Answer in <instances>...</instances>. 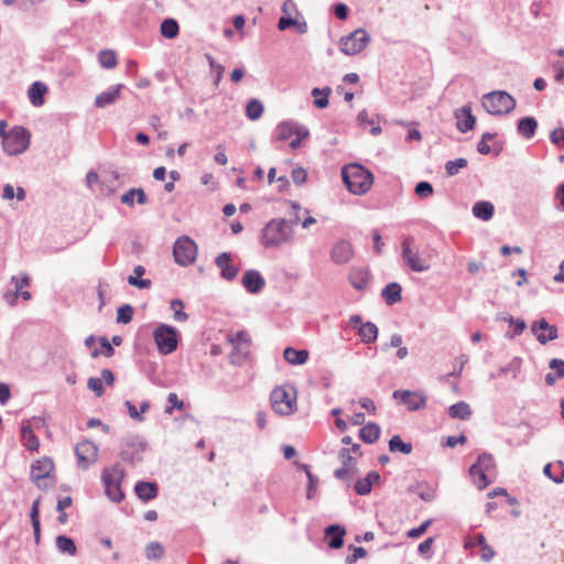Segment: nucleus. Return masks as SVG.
Masks as SVG:
<instances>
[{
  "instance_id": "38",
  "label": "nucleus",
  "mask_w": 564,
  "mask_h": 564,
  "mask_svg": "<svg viewBox=\"0 0 564 564\" xmlns=\"http://www.w3.org/2000/svg\"><path fill=\"white\" fill-rule=\"evenodd\" d=\"M389 449L392 453L401 452L402 454L409 455L412 453L413 446L411 443H405L399 435H394L389 441Z\"/></svg>"
},
{
  "instance_id": "21",
  "label": "nucleus",
  "mask_w": 564,
  "mask_h": 564,
  "mask_svg": "<svg viewBox=\"0 0 564 564\" xmlns=\"http://www.w3.org/2000/svg\"><path fill=\"white\" fill-rule=\"evenodd\" d=\"M122 88H123V85L118 84V85L111 87L109 90L97 95L95 98V106L97 108H105L107 106L115 104L117 101V99L120 97V91Z\"/></svg>"
},
{
  "instance_id": "62",
  "label": "nucleus",
  "mask_w": 564,
  "mask_h": 564,
  "mask_svg": "<svg viewBox=\"0 0 564 564\" xmlns=\"http://www.w3.org/2000/svg\"><path fill=\"white\" fill-rule=\"evenodd\" d=\"M307 479H308V484H307V499H312L313 496H314V492L317 488V484H318V479L311 473V471H307Z\"/></svg>"
},
{
  "instance_id": "4",
  "label": "nucleus",
  "mask_w": 564,
  "mask_h": 564,
  "mask_svg": "<svg viewBox=\"0 0 564 564\" xmlns=\"http://www.w3.org/2000/svg\"><path fill=\"white\" fill-rule=\"evenodd\" d=\"M482 107L494 116L510 113L516 108V99L503 90L491 91L482 97Z\"/></svg>"
},
{
  "instance_id": "57",
  "label": "nucleus",
  "mask_w": 564,
  "mask_h": 564,
  "mask_svg": "<svg viewBox=\"0 0 564 564\" xmlns=\"http://www.w3.org/2000/svg\"><path fill=\"white\" fill-rule=\"evenodd\" d=\"M403 343V338L400 334H393L390 337L389 343H384L381 345V350L388 351L390 348H399Z\"/></svg>"
},
{
  "instance_id": "1",
  "label": "nucleus",
  "mask_w": 564,
  "mask_h": 564,
  "mask_svg": "<svg viewBox=\"0 0 564 564\" xmlns=\"http://www.w3.org/2000/svg\"><path fill=\"white\" fill-rule=\"evenodd\" d=\"M300 217L286 220L284 218H273L269 220L261 230L260 242L267 249L279 248L290 243L294 238L293 226L297 224Z\"/></svg>"
},
{
  "instance_id": "64",
  "label": "nucleus",
  "mask_w": 564,
  "mask_h": 564,
  "mask_svg": "<svg viewBox=\"0 0 564 564\" xmlns=\"http://www.w3.org/2000/svg\"><path fill=\"white\" fill-rule=\"evenodd\" d=\"M550 138L556 145H561L562 142L564 143V128L553 130Z\"/></svg>"
},
{
  "instance_id": "61",
  "label": "nucleus",
  "mask_w": 564,
  "mask_h": 564,
  "mask_svg": "<svg viewBox=\"0 0 564 564\" xmlns=\"http://www.w3.org/2000/svg\"><path fill=\"white\" fill-rule=\"evenodd\" d=\"M167 401L171 403V406L165 409V412L169 414L172 413L173 408L182 409L184 405L183 401H181L174 392L169 393Z\"/></svg>"
},
{
  "instance_id": "56",
  "label": "nucleus",
  "mask_w": 564,
  "mask_h": 564,
  "mask_svg": "<svg viewBox=\"0 0 564 564\" xmlns=\"http://www.w3.org/2000/svg\"><path fill=\"white\" fill-rule=\"evenodd\" d=\"M354 551L351 555H348L345 560L346 564H355L358 558H362L367 555V551L364 547L350 546Z\"/></svg>"
},
{
  "instance_id": "44",
  "label": "nucleus",
  "mask_w": 564,
  "mask_h": 564,
  "mask_svg": "<svg viewBox=\"0 0 564 564\" xmlns=\"http://www.w3.org/2000/svg\"><path fill=\"white\" fill-rule=\"evenodd\" d=\"M468 164L467 160L464 158L456 159L454 161H448L445 164V170L448 176H454L459 173V171L466 167Z\"/></svg>"
},
{
  "instance_id": "54",
  "label": "nucleus",
  "mask_w": 564,
  "mask_h": 564,
  "mask_svg": "<svg viewBox=\"0 0 564 564\" xmlns=\"http://www.w3.org/2000/svg\"><path fill=\"white\" fill-rule=\"evenodd\" d=\"M432 524V520H426L424 521L422 524H420L419 527L416 528H413L411 530L408 531V536L409 538H412V539H416V538H420L421 535H423L426 530L429 529V527Z\"/></svg>"
},
{
  "instance_id": "42",
  "label": "nucleus",
  "mask_w": 564,
  "mask_h": 564,
  "mask_svg": "<svg viewBox=\"0 0 564 564\" xmlns=\"http://www.w3.org/2000/svg\"><path fill=\"white\" fill-rule=\"evenodd\" d=\"M178 30V24L174 19H166L161 23V34L166 39L176 37Z\"/></svg>"
},
{
  "instance_id": "52",
  "label": "nucleus",
  "mask_w": 564,
  "mask_h": 564,
  "mask_svg": "<svg viewBox=\"0 0 564 564\" xmlns=\"http://www.w3.org/2000/svg\"><path fill=\"white\" fill-rule=\"evenodd\" d=\"M87 387L95 392L97 397H101L105 392L102 386V379L97 377H90L87 381Z\"/></svg>"
},
{
  "instance_id": "19",
  "label": "nucleus",
  "mask_w": 564,
  "mask_h": 564,
  "mask_svg": "<svg viewBox=\"0 0 564 564\" xmlns=\"http://www.w3.org/2000/svg\"><path fill=\"white\" fill-rule=\"evenodd\" d=\"M354 257V249L350 242L340 240L332 249L330 258L337 264H345Z\"/></svg>"
},
{
  "instance_id": "63",
  "label": "nucleus",
  "mask_w": 564,
  "mask_h": 564,
  "mask_svg": "<svg viewBox=\"0 0 564 564\" xmlns=\"http://www.w3.org/2000/svg\"><path fill=\"white\" fill-rule=\"evenodd\" d=\"M354 475L355 473L343 466L334 471V476L339 480H349Z\"/></svg>"
},
{
  "instance_id": "50",
  "label": "nucleus",
  "mask_w": 564,
  "mask_h": 564,
  "mask_svg": "<svg viewBox=\"0 0 564 564\" xmlns=\"http://www.w3.org/2000/svg\"><path fill=\"white\" fill-rule=\"evenodd\" d=\"M206 59L208 61L210 69L215 70V73H216L215 84L218 85L219 82L223 78V74L225 72V67L223 65L218 64L215 61V58L212 55H209V54H206Z\"/></svg>"
},
{
  "instance_id": "33",
  "label": "nucleus",
  "mask_w": 564,
  "mask_h": 564,
  "mask_svg": "<svg viewBox=\"0 0 564 564\" xmlns=\"http://www.w3.org/2000/svg\"><path fill=\"white\" fill-rule=\"evenodd\" d=\"M448 415L452 419L468 420L471 415V410L468 403L459 401L448 408Z\"/></svg>"
},
{
  "instance_id": "34",
  "label": "nucleus",
  "mask_w": 564,
  "mask_h": 564,
  "mask_svg": "<svg viewBox=\"0 0 564 564\" xmlns=\"http://www.w3.org/2000/svg\"><path fill=\"white\" fill-rule=\"evenodd\" d=\"M380 435V427L376 423H368L359 431L360 438L368 444L375 443Z\"/></svg>"
},
{
  "instance_id": "22",
  "label": "nucleus",
  "mask_w": 564,
  "mask_h": 564,
  "mask_svg": "<svg viewBox=\"0 0 564 564\" xmlns=\"http://www.w3.org/2000/svg\"><path fill=\"white\" fill-rule=\"evenodd\" d=\"M346 530L339 524H332L325 529V535L328 538V546L330 549H339L344 544V535Z\"/></svg>"
},
{
  "instance_id": "2",
  "label": "nucleus",
  "mask_w": 564,
  "mask_h": 564,
  "mask_svg": "<svg viewBox=\"0 0 564 564\" xmlns=\"http://www.w3.org/2000/svg\"><path fill=\"white\" fill-rule=\"evenodd\" d=\"M343 182L354 195H364L372 186V173L357 163L345 165L341 170Z\"/></svg>"
},
{
  "instance_id": "39",
  "label": "nucleus",
  "mask_w": 564,
  "mask_h": 564,
  "mask_svg": "<svg viewBox=\"0 0 564 564\" xmlns=\"http://www.w3.org/2000/svg\"><path fill=\"white\" fill-rule=\"evenodd\" d=\"M98 62L101 67L112 69L117 66V56L112 50H102L98 54Z\"/></svg>"
},
{
  "instance_id": "31",
  "label": "nucleus",
  "mask_w": 564,
  "mask_h": 564,
  "mask_svg": "<svg viewBox=\"0 0 564 564\" xmlns=\"http://www.w3.org/2000/svg\"><path fill=\"white\" fill-rule=\"evenodd\" d=\"M145 273V269L142 265H137L133 269V275H129L127 281L130 285L135 286L140 290H145L151 286V281L149 279H141V276Z\"/></svg>"
},
{
  "instance_id": "20",
  "label": "nucleus",
  "mask_w": 564,
  "mask_h": 564,
  "mask_svg": "<svg viewBox=\"0 0 564 564\" xmlns=\"http://www.w3.org/2000/svg\"><path fill=\"white\" fill-rule=\"evenodd\" d=\"M216 265L220 269V275L223 279L231 281L238 274V268L231 263V257L227 252H221L217 256Z\"/></svg>"
},
{
  "instance_id": "14",
  "label": "nucleus",
  "mask_w": 564,
  "mask_h": 564,
  "mask_svg": "<svg viewBox=\"0 0 564 564\" xmlns=\"http://www.w3.org/2000/svg\"><path fill=\"white\" fill-rule=\"evenodd\" d=\"M75 454L78 466L82 469H87L97 460L98 447L90 441H83L76 445Z\"/></svg>"
},
{
  "instance_id": "15",
  "label": "nucleus",
  "mask_w": 564,
  "mask_h": 564,
  "mask_svg": "<svg viewBox=\"0 0 564 564\" xmlns=\"http://www.w3.org/2000/svg\"><path fill=\"white\" fill-rule=\"evenodd\" d=\"M295 134H299L300 137H308L310 131L305 126L290 120L280 122L278 124L274 132V138L280 141H286L293 138Z\"/></svg>"
},
{
  "instance_id": "59",
  "label": "nucleus",
  "mask_w": 564,
  "mask_h": 564,
  "mask_svg": "<svg viewBox=\"0 0 564 564\" xmlns=\"http://www.w3.org/2000/svg\"><path fill=\"white\" fill-rule=\"evenodd\" d=\"M307 173L304 169L297 167L292 171V180L296 185H302L306 182Z\"/></svg>"
},
{
  "instance_id": "26",
  "label": "nucleus",
  "mask_w": 564,
  "mask_h": 564,
  "mask_svg": "<svg viewBox=\"0 0 564 564\" xmlns=\"http://www.w3.org/2000/svg\"><path fill=\"white\" fill-rule=\"evenodd\" d=\"M495 207L490 202L481 200L477 202L473 206V215L484 221H488L492 218Z\"/></svg>"
},
{
  "instance_id": "40",
  "label": "nucleus",
  "mask_w": 564,
  "mask_h": 564,
  "mask_svg": "<svg viewBox=\"0 0 564 564\" xmlns=\"http://www.w3.org/2000/svg\"><path fill=\"white\" fill-rule=\"evenodd\" d=\"M56 547L59 552L68 555H75L77 551L75 542L66 535H58L56 538Z\"/></svg>"
},
{
  "instance_id": "35",
  "label": "nucleus",
  "mask_w": 564,
  "mask_h": 564,
  "mask_svg": "<svg viewBox=\"0 0 564 564\" xmlns=\"http://www.w3.org/2000/svg\"><path fill=\"white\" fill-rule=\"evenodd\" d=\"M332 89L329 87L313 88L311 94L314 97V106L318 109L326 108L329 104L328 97Z\"/></svg>"
},
{
  "instance_id": "49",
  "label": "nucleus",
  "mask_w": 564,
  "mask_h": 564,
  "mask_svg": "<svg viewBox=\"0 0 564 564\" xmlns=\"http://www.w3.org/2000/svg\"><path fill=\"white\" fill-rule=\"evenodd\" d=\"M133 308L130 305L120 306L117 311V322L127 324L132 319Z\"/></svg>"
},
{
  "instance_id": "7",
  "label": "nucleus",
  "mask_w": 564,
  "mask_h": 564,
  "mask_svg": "<svg viewBox=\"0 0 564 564\" xmlns=\"http://www.w3.org/2000/svg\"><path fill=\"white\" fill-rule=\"evenodd\" d=\"M370 42V35L365 29H357L350 34L340 37L338 45L345 55H356L364 51Z\"/></svg>"
},
{
  "instance_id": "9",
  "label": "nucleus",
  "mask_w": 564,
  "mask_h": 564,
  "mask_svg": "<svg viewBox=\"0 0 564 564\" xmlns=\"http://www.w3.org/2000/svg\"><path fill=\"white\" fill-rule=\"evenodd\" d=\"M53 469L54 463L48 457H43L32 464L31 478L40 489L53 487L54 481L51 476Z\"/></svg>"
},
{
  "instance_id": "10",
  "label": "nucleus",
  "mask_w": 564,
  "mask_h": 564,
  "mask_svg": "<svg viewBox=\"0 0 564 564\" xmlns=\"http://www.w3.org/2000/svg\"><path fill=\"white\" fill-rule=\"evenodd\" d=\"M173 256L178 264L189 265L196 260L197 246L189 237L182 236L174 242Z\"/></svg>"
},
{
  "instance_id": "36",
  "label": "nucleus",
  "mask_w": 564,
  "mask_h": 564,
  "mask_svg": "<svg viewBox=\"0 0 564 564\" xmlns=\"http://www.w3.org/2000/svg\"><path fill=\"white\" fill-rule=\"evenodd\" d=\"M469 473L474 480V484L479 489H484L490 484V480L487 477L488 473L481 469V466H477L476 464L471 465Z\"/></svg>"
},
{
  "instance_id": "3",
  "label": "nucleus",
  "mask_w": 564,
  "mask_h": 564,
  "mask_svg": "<svg viewBox=\"0 0 564 564\" xmlns=\"http://www.w3.org/2000/svg\"><path fill=\"white\" fill-rule=\"evenodd\" d=\"M272 410L279 415H290L297 409V393L292 386L275 387L270 394Z\"/></svg>"
},
{
  "instance_id": "27",
  "label": "nucleus",
  "mask_w": 564,
  "mask_h": 564,
  "mask_svg": "<svg viewBox=\"0 0 564 564\" xmlns=\"http://www.w3.org/2000/svg\"><path fill=\"white\" fill-rule=\"evenodd\" d=\"M538 128V121L533 117H524L518 121V133L525 139H531Z\"/></svg>"
},
{
  "instance_id": "11",
  "label": "nucleus",
  "mask_w": 564,
  "mask_h": 564,
  "mask_svg": "<svg viewBox=\"0 0 564 564\" xmlns=\"http://www.w3.org/2000/svg\"><path fill=\"white\" fill-rule=\"evenodd\" d=\"M227 340L232 345V351L230 352V362L232 365H241L249 354V335L245 330H240L234 335H229Z\"/></svg>"
},
{
  "instance_id": "53",
  "label": "nucleus",
  "mask_w": 564,
  "mask_h": 564,
  "mask_svg": "<svg viewBox=\"0 0 564 564\" xmlns=\"http://www.w3.org/2000/svg\"><path fill=\"white\" fill-rule=\"evenodd\" d=\"M511 325L513 326V329L506 333V337L510 339L521 335L527 328V324L523 319H514L513 324Z\"/></svg>"
},
{
  "instance_id": "8",
  "label": "nucleus",
  "mask_w": 564,
  "mask_h": 564,
  "mask_svg": "<svg viewBox=\"0 0 564 564\" xmlns=\"http://www.w3.org/2000/svg\"><path fill=\"white\" fill-rule=\"evenodd\" d=\"M107 497L113 502H120L124 495L121 490L123 470L119 467L106 468L101 475Z\"/></svg>"
},
{
  "instance_id": "51",
  "label": "nucleus",
  "mask_w": 564,
  "mask_h": 564,
  "mask_svg": "<svg viewBox=\"0 0 564 564\" xmlns=\"http://www.w3.org/2000/svg\"><path fill=\"white\" fill-rule=\"evenodd\" d=\"M414 192L419 197H429L433 194V186L431 183L423 181L415 185Z\"/></svg>"
},
{
  "instance_id": "60",
  "label": "nucleus",
  "mask_w": 564,
  "mask_h": 564,
  "mask_svg": "<svg viewBox=\"0 0 564 564\" xmlns=\"http://www.w3.org/2000/svg\"><path fill=\"white\" fill-rule=\"evenodd\" d=\"M355 490L360 496L368 495L371 491V486L369 485V480H366V478L359 479L355 484Z\"/></svg>"
},
{
  "instance_id": "47",
  "label": "nucleus",
  "mask_w": 564,
  "mask_h": 564,
  "mask_svg": "<svg viewBox=\"0 0 564 564\" xmlns=\"http://www.w3.org/2000/svg\"><path fill=\"white\" fill-rule=\"evenodd\" d=\"M11 283L14 284V286H15V291L12 293V303H13L14 301H17V299L19 296V291H21L24 286L30 285V278L28 276V274H22L21 279L13 275L11 278Z\"/></svg>"
},
{
  "instance_id": "24",
  "label": "nucleus",
  "mask_w": 564,
  "mask_h": 564,
  "mask_svg": "<svg viewBox=\"0 0 564 564\" xmlns=\"http://www.w3.org/2000/svg\"><path fill=\"white\" fill-rule=\"evenodd\" d=\"M401 291L402 289L399 283L391 282L382 289L381 296L384 299L387 304L392 305L402 300Z\"/></svg>"
},
{
  "instance_id": "28",
  "label": "nucleus",
  "mask_w": 564,
  "mask_h": 564,
  "mask_svg": "<svg viewBox=\"0 0 564 564\" xmlns=\"http://www.w3.org/2000/svg\"><path fill=\"white\" fill-rule=\"evenodd\" d=\"M21 437L23 445L31 452H36L40 447L39 438L35 436L30 424L21 427Z\"/></svg>"
},
{
  "instance_id": "58",
  "label": "nucleus",
  "mask_w": 564,
  "mask_h": 564,
  "mask_svg": "<svg viewBox=\"0 0 564 564\" xmlns=\"http://www.w3.org/2000/svg\"><path fill=\"white\" fill-rule=\"evenodd\" d=\"M549 367L555 371L557 378H564V360L553 358L550 361Z\"/></svg>"
},
{
  "instance_id": "43",
  "label": "nucleus",
  "mask_w": 564,
  "mask_h": 564,
  "mask_svg": "<svg viewBox=\"0 0 564 564\" xmlns=\"http://www.w3.org/2000/svg\"><path fill=\"white\" fill-rule=\"evenodd\" d=\"M170 308L173 311V318L176 322H185L188 319V315L184 312V303L178 300H172Z\"/></svg>"
},
{
  "instance_id": "13",
  "label": "nucleus",
  "mask_w": 564,
  "mask_h": 564,
  "mask_svg": "<svg viewBox=\"0 0 564 564\" xmlns=\"http://www.w3.org/2000/svg\"><path fill=\"white\" fill-rule=\"evenodd\" d=\"M411 238H406L402 242V258L406 265L414 272H424L430 269V263L426 259L422 258L417 251L410 247Z\"/></svg>"
},
{
  "instance_id": "6",
  "label": "nucleus",
  "mask_w": 564,
  "mask_h": 564,
  "mask_svg": "<svg viewBox=\"0 0 564 564\" xmlns=\"http://www.w3.org/2000/svg\"><path fill=\"white\" fill-rule=\"evenodd\" d=\"M153 338L162 355L172 354L177 348L178 333L171 325L160 324L153 332Z\"/></svg>"
},
{
  "instance_id": "41",
  "label": "nucleus",
  "mask_w": 564,
  "mask_h": 564,
  "mask_svg": "<svg viewBox=\"0 0 564 564\" xmlns=\"http://www.w3.org/2000/svg\"><path fill=\"white\" fill-rule=\"evenodd\" d=\"M39 513H40V498L33 501L31 511H30V518H31V522H32V527H33V531H34V538H35L36 543H39V541H40Z\"/></svg>"
},
{
  "instance_id": "32",
  "label": "nucleus",
  "mask_w": 564,
  "mask_h": 564,
  "mask_svg": "<svg viewBox=\"0 0 564 564\" xmlns=\"http://www.w3.org/2000/svg\"><path fill=\"white\" fill-rule=\"evenodd\" d=\"M370 279V274L366 269H354L349 274V281L356 290H364Z\"/></svg>"
},
{
  "instance_id": "45",
  "label": "nucleus",
  "mask_w": 564,
  "mask_h": 564,
  "mask_svg": "<svg viewBox=\"0 0 564 564\" xmlns=\"http://www.w3.org/2000/svg\"><path fill=\"white\" fill-rule=\"evenodd\" d=\"M164 554V547L159 542H151L145 547V556L149 560H159Z\"/></svg>"
},
{
  "instance_id": "23",
  "label": "nucleus",
  "mask_w": 564,
  "mask_h": 564,
  "mask_svg": "<svg viewBox=\"0 0 564 564\" xmlns=\"http://www.w3.org/2000/svg\"><path fill=\"white\" fill-rule=\"evenodd\" d=\"M135 495L143 501L152 500L158 495V486L155 482L139 481L134 486Z\"/></svg>"
},
{
  "instance_id": "37",
  "label": "nucleus",
  "mask_w": 564,
  "mask_h": 564,
  "mask_svg": "<svg viewBox=\"0 0 564 564\" xmlns=\"http://www.w3.org/2000/svg\"><path fill=\"white\" fill-rule=\"evenodd\" d=\"M263 105L262 102L259 100V99H250L247 104V107H246V116L250 119V120H258L262 117L263 115Z\"/></svg>"
},
{
  "instance_id": "46",
  "label": "nucleus",
  "mask_w": 564,
  "mask_h": 564,
  "mask_svg": "<svg viewBox=\"0 0 564 564\" xmlns=\"http://www.w3.org/2000/svg\"><path fill=\"white\" fill-rule=\"evenodd\" d=\"M338 457L341 460L343 467L356 473V459L350 455V451L348 448H341L338 453Z\"/></svg>"
},
{
  "instance_id": "5",
  "label": "nucleus",
  "mask_w": 564,
  "mask_h": 564,
  "mask_svg": "<svg viewBox=\"0 0 564 564\" xmlns=\"http://www.w3.org/2000/svg\"><path fill=\"white\" fill-rule=\"evenodd\" d=\"M30 132L25 128L13 127L2 141L3 151L9 155L23 153L30 145Z\"/></svg>"
},
{
  "instance_id": "55",
  "label": "nucleus",
  "mask_w": 564,
  "mask_h": 564,
  "mask_svg": "<svg viewBox=\"0 0 564 564\" xmlns=\"http://www.w3.org/2000/svg\"><path fill=\"white\" fill-rule=\"evenodd\" d=\"M552 69L554 72V80L558 84L564 83V63L555 61L552 63Z\"/></svg>"
},
{
  "instance_id": "48",
  "label": "nucleus",
  "mask_w": 564,
  "mask_h": 564,
  "mask_svg": "<svg viewBox=\"0 0 564 564\" xmlns=\"http://www.w3.org/2000/svg\"><path fill=\"white\" fill-rule=\"evenodd\" d=\"M477 466H481V469H484L486 473H490L495 469V459L491 454L482 453L478 456L477 463H475Z\"/></svg>"
},
{
  "instance_id": "18",
  "label": "nucleus",
  "mask_w": 564,
  "mask_h": 564,
  "mask_svg": "<svg viewBox=\"0 0 564 564\" xmlns=\"http://www.w3.org/2000/svg\"><path fill=\"white\" fill-rule=\"evenodd\" d=\"M245 289L251 294H258L265 285V280L257 270H247L241 280Z\"/></svg>"
},
{
  "instance_id": "30",
  "label": "nucleus",
  "mask_w": 564,
  "mask_h": 564,
  "mask_svg": "<svg viewBox=\"0 0 564 564\" xmlns=\"http://www.w3.org/2000/svg\"><path fill=\"white\" fill-rule=\"evenodd\" d=\"M283 357L291 365H304L308 359V351L305 349L296 350L292 347H288L284 349Z\"/></svg>"
},
{
  "instance_id": "17",
  "label": "nucleus",
  "mask_w": 564,
  "mask_h": 564,
  "mask_svg": "<svg viewBox=\"0 0 564 564\" xmlns=\"http://www.w3.org/2000/svg\"><path fill=\"white\" fill-rule=\"evenodd\" d=\"M454 117L456 119V128L462 133L473 130L476 124V117L471 113V107L469 105L456 109Z\"/></svg>"
},
{
  "instance_id": "16",
  "label": "nucleus",
  "mask_w": 564,
  "mask_h": 564,
  "mask_svg": "<svg viewBox=\"0 0 564 564\" xmlns=\"http://www.w3.org/2000/svg\"><path fill=\"white\" fill-rule=\"evenodd\" d=\"M531 330L542 345L556 339L558 336L556 326L550 325L544 318L534 322L531 326Z\"/></svg>"
},
{
  "instance_id": "25",
  "label": "nucleus",
  "mask_w": 564,
  "mask_h": 564,
  "mask_svg": "<svg viewBox=\"0 0 564 564\" xmlns=\"http://www.w3.org/2000/svg\"><path fill=\"white\" fill-rule=\"evenodd\" d=\"M47 91V87L40 83L34 82L29 88V98L33 106L40 107L44 104V95Z\"/></svg>"
},
{
  "instance_id": "12",
  "label": "nucleus",
  "mask_w": 564,
  "mask_h": 564,
  "mask_svg": "<svg viewBox=\"0 0 564 564\" xmlns=\"http://www.w3.org/2000/svg\"><path fill=\"white\" fill-rule=\"evenodd\" d=\"M392 395L400 400L409 411H417L426 406V395L422 391L395 390Z\"/></svg>"
},
{
  "instance_id": "29",
  "label": "nucleus",
  "mask_w": 564,
  "mask_h": 564,
  "mask_svg": "<svg viewBox=\"0 0 564 564\" xmlns=\"http://www.w3.org/2000/svg\"><path fill=\"white\" fill-rule=\"evenodd\" d=\"M357 332L361 341L365 344H371L376 341L379 333L376 324L371 322H366L365 324L360 325Z\"/></svg>"
}]
</instances>
